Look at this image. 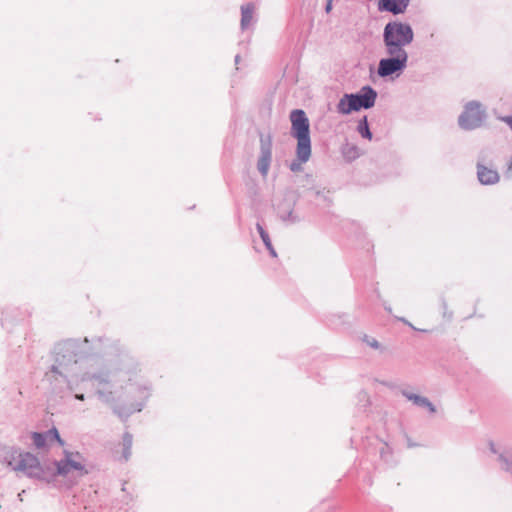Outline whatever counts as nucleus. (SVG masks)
I'll use <instances>...</instances> for the list:
<instances>
[{
  "label": "nucleus",
  "instance_id": "ddd939ff",
  "mask_svg": "<svg viewBox=\"0 0 512 512\" xmlns=\"http://www.w3.org/2000/svg\"><path fill=\"white\" fill-rule=\"evenodd\" d=\"M253 11H254V6L251 4H247L242 7V9H241V12H242L241 26H242V28H246L251 23L252 18H253Z\"/></svg>",
  "mask_w": 512,
  "mask_h": 512
},
{
  "label": "nucleus",
  "instance_id": "0eeeda50",
  "mask_svg": "<svg viewBox=\"0 0 512 512\" xmlns=\"http://www.w3.org/2000/svg\"><path fill=\"white\" fill-rule=\"evenodd\" d=\"M32 439L36 447L43 448L48 444L57 441L60 445H63V442L59 436V433L56 428L49 430L46 433H33Z\"/></svg>",
  "mask_w": 512,
  "mask_h": 512
},
{
  "label": "nucleus",
  "instance_id": "6ab92c4d",
  "mask_svg": "<svg viewBox=\"0 0 512 512\" xmlns=\"http://www.w3.org/2000/svg\"><path fill=\"white\" fill-rule=\"evenodd\" d=\"M369 344L372 346V347H375L377 348L378 347V342L376 340H373L371 342H369Z\"/></svg>",
  "mask_w": 512,
  "mask_h": 512
},
{
  "label": "nucleus",
  "instance_id": "dca6fc26",
  "mask_svg": "<svg viewBox=\"0 0 512 512\" xmlns=\"http://www.w3.org/2000/svg\"><path fill=\"white\" fill-rule=\"evenodd\" d=\"M257 230H258V232H259V234L261 236V239L263 240L265 246L270 251L271 255L275 257L276 256V252H275L274 248L272 247L269 235L267 234V232L263 229V227L260 224L257 225Z\"/></svg>",
  "mask_w": 512,
  "mask_h": 512
},
{
  "label": "nucleus",
  "instance_id": "2eb2a0df",
  "mask_svg": "<svg viewBox=\"0 0 512 512\" xmlns=\"http://www.w3.org/2000/svg\"><path fill=\"white\" fill-rule=\"evenodd\" d=\"M357 130L362 137L367 138L368 140L372 139V134L370 132L366 116L359 121Z\"/></svg>",
  "mask_w": 512,
  "mask_h": 512
},
{
  "label": "nucleus",
  "instance_id": "4468645a",
  "mask_svg": "<svg viewBox=\"0 0 512 512\" xmlns=\"http://www.w3.org/2000/svg\"><path fill=\"white\" fill-rule=\"evenodd\" d=\"M406 396L416 405L427 407L432 413L435 412L434 405L427 398L415 394H406Z\"/></svg>",
  "mask_w": 512,
  "mask_h": 512
},
{
  "label": "nucleus",
  "instance_id": "423d86ee",
  "mask_svg": "<svg viewBox=\"0 0 512 512\" xmlns=\"http://www.w3.org/2000/svg\"><path fill=\"white\" fill-rule=\"evenodd\" d=\"M57 471L61 475H67L72 471H78L81 475L86 473L82 458L79 454H69L57 465Z\"/></svg>",
  "mask_w": 512,
  "mask_h": 512
},
{
  "label": "nucleus",
  "instance_id": "9b49d317",
  "mask_svg": "<svg viewBox=\"0 0 512 512\" xmlns=\"http://www.w3.org/2000/svg\"><path fill=\"white\" fill-rule=\"evenodd\" d=\"M19 461L16 465V469H28L32 468L37 464V459L30 453L19 454Z\"/></svg>",
  "mask_w": 512,
  "mask_h": 512
},
{
  "label": "nucleus",
  "instance_id": "7ed1b4c3",
  "mask_svg": "<svg viewBox=\"0 0 512 512\" xmlns=\"http://www.w3.org/2000/svg\"><path fill=\"white\" fill-rule=\"evenodd\" d=\"M376 91L370 86L363 87L357 94H344L337 104V111L342 115H348L360 109H369L375 105Z\"/></svg>",
  "mask_w": 512,
  "mask_h": 512
},
{
  "label": "nucleus",
  "instance_id": "f257e3e1",
  "mask_svg": "<svg viewBox=\"0 0 512 512\" xmlns=\"http://www.w3.org/2000/svg\"><path fill=\"white\" fill-rule=\"evenodd\" d=\"M291 133L297 139L296 159L290 164L293 172L302 170V165L311 157L310 123L305 112L295 109L290 113Z\"/></svg>",
  "mask_w": 512,
  "mask_h": 512
},
{
  "label": "nucleus",
  "instance_id": "4be33fe9",
  "mask_svg": "<svg viewBox=\"0 0 512 512\" xmlns=\"http://www.w3.org/2000/svg\"><path fill=\"white\" fill-rule=\"evenodd\" d=\"M475 315H476V314H475V312H474L473 314L468 315V316H467V318H471V317H473V316H475Z\"/></svg>",
  "mask_w": 512,
  "mask_h": 512
},
{
  "label": "nucleus",
  "instance_id": "a211bd4d",
  "mask_svg": "<svg viewBox=\"0 0 512 512\" xmlns=\"http://www.w3.org/2000/svg\"><path fill=\"white\" fill-rule=\"evenodd\" d=\"M267 141H268V136L266 137V139H264L263 137L261 138V148L263 147V145L265 147L267 146Z\"/></svg>",
  "mask_w": 512,
  "mask_h": 512
},
{
  "label": "nucleus",
  "instance_id": "9d476101",
  "mask_svg": "<svg viewBox=\"0 0 512 512\" xmlns=\"http://www.w3.org/2000/svg\"><path fill=\"white\" fill-rule=\"evenodd\" d=\"M410 0H380V9L392 12L393 14L403 13Z\"/></svg>",
  "mask_w": 512,
  "mask_h": 512
},
{
  "label": "nucleus",
  "instance_id": "6e6552de",
  "mask_svg": "<svg viewBox=\"0 0 512 512\" xmlns=\"http://www.w3.org/2000/svg\"><path fill=\"white\" fill-rule=\"evenodd\" d=\"M477 175L479 181L484 185H492L499 181L500 177L496 170L484 165L477 166Z\"/></svg>",
  "mask_w": 512,
  "mask_h": 512
},
{
  "label": "nucleus",
  "instance_id": "412c9836",
  "mask_svg": "<svg viewBox=\"0 0 512 512\" xmlns=\"http://www.w3.org/2000/svg\"><path fill=\"white\" fill-rule=\"evenodd\" d=\"M76 397L80 400H83V395H77Z\"/></svg>",
  "mask_w": 512,
  "mask_h": 512
},
{
  "label": "nucleus",
  "instance_id": "f8f14e48",
  "mask_svg": "<svg viewBox=\"0 0 512 512\" xmlns=\"http://www.w3.org/2000/svg\"><path fill=\"white\" fill-rule=\"evenodd\" d=\"M121 450H117L116 453L120 458L127 460L131 454L132 436L128 433L124 434L121 442Z\"/></svg>",
  "mask_w": 512,
  "mask_h": 512
},
{
  "label": "nucleus",
  "instance_id": "39448f33",
  "mask_svg": "<svg viewBox=\"0 0 512 512\" xmlns=\"http://www.w3.org/2000/svg\"><path fill=\"white\" fill-rule=\"evenodd\" d=\"M483 115L484 113L479 103H468L459 118V124L464 129L476 128L481 124Z\"/></svg>",
  "mask_w": 512,
  "mask_h": 512
},
{
  "label": "nucleus",
  "instance_id": "f3484780",
  "mask_svg": "<svg viewBox=\"0 0 512 512\" xmlns=\"http://www.w3.org/2000/svg\"><path fill=\"white\" fill-rule=\"evenodd\" d=\"M501 120L506 123L512 130V116L502 117Z\"/></svg>",
  "mask_w": 512,
  "mask_h": 512
},
{
  "label": "nucleus",
  "instance_id": "20e7f679",
  "mask_svg": "<svg viewBox=\"0 0 512 512\" xmlns=\"http://www.w3.org/2000/svg\"><path fill=\"white\" fill-rule=\"evenodd\" d=\"M389 58L382 59L379 62L378 74L382 77L390 76L396 72L402 71L407 64L408 54L387 53Z\"/></svg>",
  "mask_w": 512,
  "mask_h": 512
},
{
  "label": "nucleus",
  "instance_id": "f03ea898",
  "mask_svg": "<svg viewBox=\"0 0 512 512\" xmlns=\"http://www.w3.org/2000/svg\"><path fill=\"white\" fill-rule=\"evenodd\" d=\"M384 44L387 53L407 54L405 47L414 38L410 25L401 22H390L384 29Z\"/></svg>",
  "mask_w": 512,
  "mask_h": 512
},
{
  "label": "nucleus",
  "instance_id": "1a4fd4ad",
  "mask_svg": "<svg viewBox=\"0 0 512 512\" xmlns=\"http://www.w3.org/2000/svg\"><path fill=\"white\" fill-rule=\"evenodd\" d=\"M271 145L272 139L271 136L268 135L267 146L263 145L262 147V155L258 160V169L262 175L266 176L269 170L270 162H271Z\"/></svg>",
  "mask_w": 512,
  "mask_h": 512
},
{
  "label": "nucleus",
  "instance_id": "aec40b11",
  "mask_svg": "<svg viewBox=\"0 0 512 512\" xmlns=\"http://www.w3.org/2000/svg\"><path fill=\"white\" fill-rule=\"evenodd\" d=\"M331 9V4L329 3L326 7V10L329 11Z\"/></svg>",
  "mask_w": 512,
  "mask_h": 512
}]
</instances>
